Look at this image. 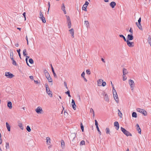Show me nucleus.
Instances as JSON below:
<instances>
[{
  "instance_id": "obj_1",
  "label": "nucleus",
  "mask_w": 151,
  "mask_h": 151,
  "mask_svg": "<svg viewBox=\"0 0 151 151\" xmlns=\"http://www.w3.org/2000/svg\"><path fill=\"white\" fill-rule=\"evenodd\" d=\"M121 130L123 132V133L127 136H132V134L130 133L129 132L126 130V129H125L124 128L122 127H121Z\"/></svg>"
},
{
  "instance_id": "obj_2",
  "label": "nucleus",
  "mask_w": 151,
  "mask_h": 151,
  "mask_svg": "<svg viewBox=\"0 0 151 151\" xmlns=\"http://www.w3.org/2000/svg\"><path fill=\"white\" fill-rule=\"evenodd\" d=\"M45 87L46 88V91L47 93L49 95V96L50 97H52V93L50 90V89L48 88V86L47 84L46 83L45 84Z\"/></svg>"
},
{
  "instance_id": "obj_3",
  "label": "nucleus",
  "mask_w": 151,
  "mask_h": 151,
  "mask_svg": "<svg viewBox=\"0 0 151 151\" xmlns=\"http://www.w3.org/2000/svg\"><path fill=\"white\" fill-rule=\"evenodd\" d=\"M137 111L138 112L142 113L145 116H146L147 115V112L144 109L138 108L137 109Z\"/></svg>"
},
{
  "instance_id": "obj_4",
  "label": "nucleus",
  "mask_w": 151,
  "mask_h": 151,
  "mask_svg": "<svg viewBox=\"0 0 151 151\" xmlns=\"http://www.w3.org/2000/svg\"><path fill=\"white\" fill-rule=\"evenodd\" d=\"M138 22H136V24L140 30H142V28L141 25V18L140 17L138 21Z\"/></svg>"
},
{
  "instance_id": "obj_5",
  "label": "nucleus",
  "mask_w": 151,
  "mask_h": 151,
  "mask_svg": "<svg viewBox=\"0 0 151 151\" xmlns=\"http://www.w3.org/2000/svg\"><path fill=\"white\" fill-rule=\"evenodd\" d=\"M129 83L130 86L131 90L132 91L134 89V83L133 81L130 79L129 81Z\"/></svg>"
},
{
  "instance_id": "obj_6",
  "label": "nucleus",
  "mask_w": 151,
  "mask_h": 151,
  "mask_svg": "<svg viewBox=\"0 0 151 151\" xmlns=\"http://www.w3.org/2000/svg\"><path fill=\"white\" fill-rule=\"evenodd\" d=\"M76 137V134L75 133H72L69 136V138L70 141H73Z\"/></svg>"
},
{
  "instance_id": "obj_7",
  "label": "nucleus",
  "mask_w": 151,
  "mask_h": 151,
  "mask_svg": "<svg viewBox=\"0 0 151 151\" xmlns=\"http://www.w3.org/2000/svg\"><path fill=\"white\" fill-rule=\"evenodd\" d=\"M126 42L127 45L129 47H132L134 46V43L133 42H130L129 40H127Z\"/></svg>"
},
{
  "instance_id": "obj_8",
  "label": "nucleus",
  "mask_w": 151,
  "mask_h": 151,
  "mask_svg": "<svg viewBox=\"0 0 151 151\" xmlns=\"http://www.w3.org/2000/svg\"><path fill=\"white\" fill-rule=\"evenodd\" d=\"M45 76L49 82H52V79L49 73H46Z\"/></svg>"
},
{
  "instance_id": "obj_9",
  "label": "nucleus",
  "mask_w": 151,
  "mask_h": 151,
  "mask_svg": "<svg viewBox=\"0 0 151 151\" xmlns=\"http://www.w3.org/2000/svg\"><path fill=\"white\" fill-rule=\"evenodd\" d=\"M5 76L8 78H11L14 76L13 74L9 72H6L5 73Z\"/></svg>"
},
{
  "instance_id": "obj_10",
  "label": "nucleus",
  "mask_w": 151,
  "mask_h": 151,
  "mask_svg": "<svg viewBox=\"0 0 151 151\" xmlns=\"http://www.w3.org/2000/svg\"><path fill=\"white\" fill-rule=\"evenodd\" d=\"M35 111L37 114H41L43 112V110L41 107L38 106L36 109Z\"/></svg>"
},
{
  "instance_id": "obj_11",
  "label": "nucleus",
  "mask_w": 151,
  "mask_h": 151,
  "mask_svg": "<svg viewBox=\"0 0 151 151\" xmlns=\"http://www.w3.org/2000/svg\"><path fill=\"white\" fill-rule=\"evenodd\" d=\"M113 94L114 99L115 100L116 102L117 103H118L119 100L117 96V95L116 92V93H114V92H113Z\"/></svg>"
},
{
  "instance_id": "obj_12",
  "label": "nucleus",
  "mask_w": 151,
  "mask_h": 151,
  "mask_svg": "<svg viewBox=\"0 0 151 151\" xmlns=\"http://www.w3.org/2000/svg\"><path fill=\"white\" fill-rule=\"evenodd\" d=\"M134 38V37L132 34H128L127 35V40H129V41L132 40Z\"/></svg>"
},
{
  "instance_id": "obj_13",
  "label": "nucleus",
  "mask_w": 151,
  "mask_h": 151,
  "mask_svg": "<svg viewBox=\"0 0 151 151\" xmlns=\"http://www.w3.org/2000/svg\"><path fill=\"white\" fill-rule=\"evenodd\" d=\"M71 105L73 109L75 110L76 109V105L75 104V101L73 99H72Z\"/></svg>"
},
{
  "instance_id": "obj_14",
  "label": "nucleus",
  "mask_w": 151,
  "mask_h": 151,
  "mask_svg": "<svg viewBox=\"0 0 151 151\" xmlns=\"http://www.w3.org/2000/svg\"><path fill=\"white\" fill-rule=\"evenodd\" d=\"M114 125L115 127H116V129L117 130H118L119 128V123L118 122H115L114 123Z\"/></svg>"
},
{
  "instance_id": "obj_15",
  "label": "nucleus",
  "mask_w": 151,
  "mask_h": 151,
  "mask_svg": "<svg viewBox=\"0 0 151 151\" xmlns=\"http://www.w3.org/2000/svg\"><path fill=\"white\" fill-rule=\"evenodd\" d=\"M136 129L138 132V133L140 134H141V129L140 127L138 124L136 125Z\"/></svg>"
},
{
  "instance_id": "obj_16",
  "label": "nucleus",
  "mask_w": 151,
  "mask_h": 151,
  "mask_svg": "<svg viewBox=\"0 0 151 151\" xmlns=\"http://www.w3.org/2000/svg\"><path fill=\"white\" fill-rule=\"evenodd\" d=\"M116 5V3L114 1H112L110 4V6L112 8H114Z\"/></svg>"
},
{
  "instance_id": "obj_17",
  "label": "nucleus",
  "mask_w": 151,
  "mask_h": 151,
  "mask_svg": "<svg viewBox=\"0 0 151 151\" xmlns=\"http://www.w3.org/2000/svg\"><path fill=\"white\" fill-rule=\"evenodd\" d=\"M65 7L64 6V4L63 3L62 4V6L61 7V9L64 12L65 14H66V12L65 9Z\"/></svg>"
},
{
  "instance_id": "obj_18",
  "label": "nucleus",
  "mask_w": 151,
  "mask_h": 151,
  "mask_svg": "<svg viewBox=\"0 0 151 151\" xmlns=\"http://www.w3.org/2000/svg\"><path fill=\"white\" fill-rule=\"evenodd\" d=\"M51 69H52V72L53 73V75L54 76V77H55V78H57V76L56 73H55V72L54 68H53V67L52 66V65L51 64Z\"/></svg>"
},
{
  "instance_id": "obj_19",
  "label": "nucleus",
  "mask_w": 151,
  "mask_h": 151,
  "mask_svg": "<svg viewBox=\"0 0 151 151\" xmlns=\"http://www.w3.org/2000/svg\"><path fill=\"white\" fill-rule=\"evenodd\" d=\"M12 103L10 101L8 102L7 106L10 109H11L12 108Z\"/></svg>"
},
{
  "instance_id": "obj_20",
  "label": "nucleus",
  "mask_w": 151,
  "mask_h": 151,
  "mask_svg": "<svg viewBox=\"0 0 151 151\" xmlns=\"http://www.w3.org/2000/svg\"><path fill=\"white\" fill-rule=\"evenodd\" d=\"M69 31H70V34L72 36V37H74V29H73L72 28L70 29L69 30Z\"/></svg>"
},
{
  "instance_id": "obj_21",
  "label": "nucleus",
  "mask_w": 151,
  "mask_h": 151,
  "mask_svg": "<svg viewBox=\"0 0 151 151\" xmlns=\"http://www.w3.org/2000/svg\"><path fill=\"white\" fill-rule=\"evenodd\" d=\"M6 127L7 129V130L8 131H10V126L9 125V124L7 122H6Z\"/></svg>"
},
{
  "instance_id": "obj_22",
  "label": "nucleus",
  "mask_w": 151,
  "mask_h": 151,
  "mask_svg": "<svg viewBox=\"0 0 151 151\" xmlns=\"http://www.w3.org/2000/svg\"><path fill=\"white\" fill-rule=\"evenodd\" d=\"M104 100L107 102H109V99L108 96L107 94H105V96L104 97Z\"/></svg>"
},
{
  "instance_id": "obj_23",
  "label": "nucleus",
  "mask_w": 151,
  "mask_h": 151,
  "mask_svg": "<svg viewBox=\"0 0 151 151\" xmlns=\"http://www.w3.org/2000/svg\"><path fill=\"white\" fill-rule=\"evenodd\" d=\"M46 140L47 144L49 145L50 143V138L49 137H46Z\"/></svg>"
},
{
  "instance_id": "obj_24",
  "label": "nucleus",
  "mask_w": 151,
  "mask_h": 151,
  "mask_svg": "<svg viewBox=\"0 0 151 151\" xmlns=\"http://www.w3.org/2000/svg\"><path fill=\"white\" fill-rule=\"evenodd\" d=\"M61 146H62V148L63 149L64 148H65V142L63 140H61Z\"/></svg>"
},
{
  "instance_id": "obj_25",
  "label": "nucleus",
  "mask_w": 151,
  "mask_h": 151,
  "mask_svg": "<svg viewBox=\"0 0 151 151\" xmlns=\"http://www.w3.org/2000/svg\"><path fill=\"white\" fill-rule=\"evenodd\" d=\"M65 16L67 18V23H69L70 22H71V21L70 19V17L69 16L66 15Z\"/></svg>"
},
{
  "instance_id": "obj_26",
  "label": "nucleus",
  "mask_w": 151,
  "mask_h": 151,
  "mask_svg": "<svg viewBox=\"0 0 151 151\" xmlns=\"http://www.w3.org/2000/svg\"><path fill=\"white\" fill-rule=\"evenodd\" d=\"M123 72L124 75L128 73V72L127 71V70L124 68H123Z\"/></svg>"
},
{
  "instance_id": "obj_27",
  "label": "nucleus",
  "mask_w": 151,
  "mask_h": 151,
  "mask_svg": "<svg viewBox=\"0 0 151 151\" xmlns=\"http://www.w3.org/2000/svg\"><path fill=\"white\" fill-rule=\"evenodd\" d=\"M132 117L134 118H137V115L136 112H133L132 113Z\"/></svg>"
},
{
  "instance_id": "obj_28",
  "label": "nucleus",
  "mask_w": 151,
  "mask_h": 151,
  "mask_svg": "<svg viewBox=\"0 0 151 151\" xmlns=\"http://www.w3.org/2000/svg\"><path fill=\"white\" fill-rule=\"evenodd\" d=\"M40 18L42 20L43 23H45L46 22L45 19V17H40Z\"/></svg>"
},
{
  "instance_id": "obj_29",
  "label": "nucleus",
  "mask_w": 151,
  "mask_h": 151,
  "mask_svg": "<svg viewBox=\"0 0 151 151\" xmlns=\"http://www.w3.org/2000/svg\"><path fill=\"white\" fill-rule=\"evenodd\" d=\"M118 114L119 116L120 117V118H122V114L120 110L119 109H118Z\"/></svg>"
},
{
  "instance_id": "obj_30",
  "label": "nucleus",
  "mask_w": 151,
  "mask_h": 151,
  "mask_svg": "<svg viewBox=\"0 0 151 151\" xmlns=\"http://www.w3.org/2000/svg\"><path fill=\"white\" fill-rule=\"evenodd\" d=\"M23 55L24 56H26V55H27V50L26 49H24L23 50Z\"/></svg>"
},
{
  "instance_id": "obj_31",
  "label": "nucleus",
  "mask_w": 151,
  "mask_h": 151,
  "mask_svg": "<svg viewBox=\"0 0 151 151\" xmlns=\"http://www.w3.org/2000/svg\"><path fill=\"white\" fill-rule=\"evenodd\" d=\"M10 57L11 60L14 59L13 58V51H12L10 53Z\"/></svg>"
},
{
  "instance_id": "obj_32",
  "label": "nucleus",
  "mask_w": 151,
  "mask_h": 151,
  "mask_svg": "<svg viewBox=\"0 0 151 151\" xmlns=\"http://www.w3.org/2000/svg\"><path fill=\"white\" fill-rule=\"evenodd\" d=\"M119 36L120 37L122 38L125 42H126L127 41V40L123 35H119Z\"/></svg>"
},
{
  "instance_id": "obj_33",
  "label": "nucleus",
  "mask_w": 151,
  "mask_h": 151,
  "mask_svg": "<svg viewBox=\"0 0 151 151\" xmlns=\"http://www.w3.org/2000/svg\"><path fill=\"white\" fill-rule=\"evenodd\" d=\"M87 7V6L85 5H84V4L83 6V7L82 8V9L83 10H84L85 11H87V9L86 8Z\"/></svg>"
},
{
  "instance_id": "obj_34",
  "label": "nucleus",
  "mask_w": 151,
  "mask_h": 151,
  "mask_svg": "<svg viewBox=\"0 0 151 151\" xmlns=\"http://www.w3.org/2000/svg\"><path fill=\"white\" fill-rule=\"evenodd\" d=\"M80 126H81V129L82 131V132H84V127L83 125V124L81 122L80 124Z\"/></svg>"
},
{
  "instance_id": "obj_35",
  "label": "nucleus",
  "mask_w": 151,
  "mask_h": 151,
  "mask_svg": "<svg viewBox=\"0 0 151 151\" xmlns=\"http://www.w3.org/2000/svg\"><path fill=\"white\" fill-rule=\"evenodd\" d=\"M106 134H110V130L108 128H106Z\"/></svg>"
},
{
  "instance_id": "obj_36",
  "label": "nucleus",
  "mask_w": 151,
  "mask_h": 151,
  "mask_svg": "<svg viewBox=\"0 0 151 151\" xmlns=\"http://www.w3.org/2000/svg\"><path fill=\"white\" fill-rule=\"evenodd\" d=\"M12 64L14 65L17 66V64L16 63V62L15 61L14 59L12 60Z\"/></svg>"
},
{
  "instance_id": "obj_37",
  "label": "nucleus",
  "mask_w": 151,
  "mask_h": 151,
  "mask_svg": "<svg viewBox=\"0 0 151 151\" xmlns=\"http://www.w3.org/2000/svg\"><path fill=\"white\" fill-rule=\"evenodd\" d=\"M26 129L29 132H30L31 131V128L29 126H27L26 127Z\"/></svg>"
},
{
  "instance_id": "obj_38",
  "label": "nucleus",
  "mask_w": 151,
  "mask_h": 151,
  "mask_svg": "<svg viewBox=\"0 0 151 151\" xmlns=\"http://www.w3.org/2000/svg\"><path fill=\"white\" fill-rule=\"evenodd\" d=\"M18 126L22 130L23 129L24 127L21 123H19Z\"/></svg>"
},
{
  "instance_id": "obj_39",
  "label": "nucleus",
  "mask_w": 151,
  "mask_h": 151,
  "mask_svg": "<svg viewBox=\"0 0 151 151\" xmlns=\"http://www.w3.org/2000/svg\"><path fill=\"white\" fill-rule=\"evenodd\" d=\"M29 62L31 64H33L34 63L33 60L32 58H30L29 59Z\"/></svg>"
},
{
  "instance_id": "obj_40",
  "label": "nucleus",
  "mask_w": 151,
  "mask_h": 151,
  "mask_svg": "<svg viewBox=\"0 0 151 151\" xmlns=\"http://www.w3.org/2000/svg\"><path fill=\"white\" fill-rule=\"evenodd\" d=\"M96 128L97 129V130L99 132V134H100V135H101V132L99 130V127H96Z\"/></svg>"
},
{
  "instance_id": "obj_41",
  "label": "nucleus",
  "mask_w": 151,
  "mask_h": 151,
  "mask_svg": "<svg viewBox=\"0 0 151 151\" xmlns=\"http://www.w3.org/2000/svg\"><path fill=\"white\" fill-rule=\"evenodd\" d=\"M102 81H103V80L102 79H99L98 80L97 83L98 84H101Z\"/></svg>"
},
{
  "instance_id": "obj_42",
  "label": "nucleus",
  "mask_w": 151,
  "mask_h": 151,
  "mask_svg": "<svg viewBox=\"0 0 151 151\" xmlns=\"http://www.w3.org/2000/svg\"><path fill=\"white\" fill-rule=\"evenodd\" d=\"M86 73L88 75H90L91 74V72L89 69H87L86 70Z\"/></svg>"
},
{
  "instance_id": "obj_43",
  "label": "nucleus",
  "mask_w": 151,
  "mask_h": 151,
  "mask_svg": "<svg viewBox=\"0 0 151 151\" xmlns=\"http://www.w3.org/2000/svg\"><path fill=\"white\" fill-rule=\"evenodd\" d=\"M102 83L101 85H100V86H105L106 85V83L105 82L102 81Z\"/></svg>"
},
{
  "instance_id": "obj_44",
  "label": "nucleus",
  "mask_w": 151,
  "mask_h": 151,
  "mask_svg": "<svg viewBox=\"0 0 151 151\" xmlns=\"http://www.w3.org/2000/svg\"><path fill=\"white\" fill-rule=\"evenodd\" d=\"M95 125H96V127H98V122L96 120H95Z\"/></svg>"
},
{
  "instance_id": "obj_45",
  "label": "nucleus",
  "mask_w": 151,
  "mask_h": 151,
  "mask_svg": "<svg viewBox=\"0 0 151 151\" xmlns=\"http://www.w3.org/2000/svg\"><path fill=\"white\" fill-rule=\"evenodd\" d=\"M68 28L69 29H70L71 27V22L69 23H68Z\"/></svg>"
},
{
  "instance_id": "obj_46",
  "label": "nucleus",
  "mask_w": 151,
  "mask_h": 151,
  "mask_svg": "<svg viewBox=\"0 0 151 151\" xmlns=\"http://www.w3.org/2000/svg\"><path fill=\"white\" fill-rule=\"evenodd\" d=\"M9 144L8 142H6V149L9 148Z\"/></svg>"
},
{
  "instance_id": "obj_47",
  "label": "nucleus",
  "mask_w": 151,
  "mask_h": 151,
  "mask_svg": "<svg viewBox=\"0 0 151 151\" xmlns=\"http://www.w3.org/2000/svg\"><path fill=\"white\" fill-rule=\"evenodd\" d=\"M85 144V142L84 140H82L81 141L80 145H84Z\"/></svg>"
},
{
  "instance_id": "obj_48",
  "label": "nucleus",
  "mask_w": 151,
  "mask_h": 151,
  "mask_svg": "<svg viewBox=\"0 0 151 151\" xmlns=\"http://www.w3.org/2000/svg\"><path fill=\"white\" fill-rule=\"evenodd\" d=\"M77 98L78 99L79 101H81V97H80V96L79 95H78L77 96Z\"/></svg>"
},
{
  "instance_id": "obj_49",
  "label": "nucleus",
  "mask_w": 151,
  "mask_h": 151,
  "mask_svg": "<svg viewBox=\"0 0 151 151\" xmlns=\"http://www.w3.org/2000/svg\"><path fill=\"white\" fill-rule=\"evenodd\" d=\"M64 86H65V88H67V89H68V88L67 86V83H66L65 81L64 83Z\"/></svg>"
},
{
  "instance_id": "obj_50",
  "label": "nucleus",
  "mask_w": 151,
  "mask_h": 151,
  "mask_svg": "<svg viewBox=\"0 0 151 151\" xmlns=\"http://www.w3.org/2000/svg\"><path fill=\"white\" fill-rule=\"evenodd\" d=\"M89 4V3L87 1H86L85 3L84 4V5L87 6Z\"/></svg>"
},
{
  "instance_id": "obj_51",
  "label": "nucleus",
  "mask_w": 151,
  "mask_h": 151,
  "mask_svg": "<svg viewBox=\"0 0 151 151\" xmlns=\"http://www.w3.org/2000/svg\"><path fill=\"white\" fill-rule=\"evenodd\" d=\"M85 73L84 72H83L81 74V76L83 77H84L85 76Z\"/></svg>"
},
{
  "instance_id": "obj_52",
  "label": "nucleus",
  "mask_w": 151,
  "mask_h": 151,
  "mask_svg": "<svg viewBox=\"0 0 151 151\" xmlns=\"http://www.w3.org/2000/svg\"><path fill=\"white\" fill-rule=\"evenodd\" d=\"M129 32L131 33V34H132L133 30H132V28H130V29L129 30Z\"/></svg>"
},
{
  "instance_id": "obj_53",
  "label": "nucleus",
  "mask_w": 151,
  "mask_h": 151,
  "mask_svg": "<svg viewBox=\"0 0 151 151\" xmlns=\"http://www.w3.org/2000/svg\"><path fill=\"white\" fill-rule=\"evenodd\" d=\"M23 15L24 16V17L25 20L26 19V13L24 12L23 14Z\"/></svg>"
},
{
  "instance_id": "obj_54",
  "label": "nucleus",
  "mask_w": 151,
  "mask_h": 151,
  "mask_svg": "<svg viewBox=\"0 0 151 151\" xmlns=\"http://www.w3.org/2000/svg\"><path fill=\"white\" fill-rule=\"evenodd\" d=\"M84 24L86 25L88 24V21H85L84 22Z\"/></svg>"
},
{
  "instance_id": "obj_55",
  "label": "nucleus",
  "mask_w": 151,
  "mask_h": 151,
  "mask_svg": "<svg viewBox=\"0 0 151 151\" xmlns=\"http://www.w3.org/2000/svg\"><path fill=\"white\" fill-rule=\"evenodd\" d=\"M90 112L91 113H94V111L92 108H91L90 109Z\"/></svg>"
},
{
  "instance_id": "obj_56",
  "label": "nucleus",
  "mask_w": 151,
  "mask_h": 151,
  "mask_svg": "<svg viewBox=\"0 0 151 151\" xmlns=\"http://www.w3.org/2000/svg\"><path fill=\"white\" fill-rule=\"evenodd\" d=\"M29 78L31 80H33L34 79L33 76H29Z\"/></svg>"
},
{
  "instance_id": "obj_57",
  "label": "nucleus",
  "mask_w": 151,
  "mask_h": 151,
  "mask_svg": "<svg viewBox=\"0 0 151 151\" xmlns=\"http://www.w3.org/2000/svg\"><path fill=\"white\" fill-rule=\"evenodd\" d=\"M123 80L125 81L127 79V78H125V75H123Z\"/></svg>"
},
{
  "instance_id": "obj_58",
  "label": "nucleus",
  "mask_w": 151,
  "mask_h": 151,
  "mask_svg": "<svg viewBox=\"0 0 151 151\" xmlns=\"http://www.w3.org/2000/svg\"><path fill=\"white\" fill-rule=\"evenodd\" d=\"M48 11H49L50 10V3L49 2L48 3Z\"/></svg>"
},
{
  "instance_id": "obj_59",
  "label": "nucleus",
  "mask_w": 151,
  "mask_h": 151,
  "mask_svg": "<svg viewBox=\"0 0 151 151\" xmlns=\"http://www.w3.org/2000/svg\"><path fill=\"white\" fill-rule=\"evenodd\" d=\"M64 114L65 115H68V113H67L65 110L64 112Z\"/></svg>"
},
{
  "instance_id": "obj_60",
  "label": "nucleus",
  "mask_w": 151,
  "mask_h": 151,
  "mask_svg": "<svg viewBox=\"0 0 151 151\" xmlns=\"http://www.w3.org/2000/svg\"><path fill=\"white\" fill-rule=\"evenodd\" d=\"M65 93L67 94V95H68V94H69V93H70V91L69 90H68V91H67L66 92H65Z\"/></svg>"
},
{
  "instance_id": "obj_61",
  "label": "nucleus",
  "mask_w": 151,
  "mask_h": 151,
  "mask_svg": "<svg viewBox=\"0 0 151 151\" xmlns=\"http://www.w3.org/2000/svg\"><path fill=\"white\" fill-rule=\"evenodd\" d=\"M40 17H43V15L42 13V12H40Z\"/></svg>"
},
{
  "instance_id": "obj_62",
  "label": "nucleus",
  "mask_w": 151,
  "mask_h": 151,
  "mask_svg": "<svg viewBox=\"0 0 151 151\" xmlns=\"http://www.w3.org/2000/svg\"><path fill=\"white\" fill-rule=\"evenodd\" d=\"M44 72L45 73V75L46 73H48L47 72V71L45 69L44 70Z\"/></svg>"
},
{
  "instance_id": "obj_63",
  "label": "nucleus",
  "mask_w": 151,
  "mask_h": 151,
  "mask_svg": "<svg viewBox=\"0 0 151 151\" xmlns=\"http://www.w3.org/2000/svg\"><path fill=\"white\" fill-rule=\"evenodd\" d=\"M20 49H19V50H17V52L18 53V54L19 53H20Z\"/></svg>"
},
{
  "instance_id": "obj_64",
  "label": "nucleus",
  "mask_w": 151,
  "mask_h": 151,
  "mask_svg": "<svg viewBox=\"0 0 151 151\" xmlns=\"http://www.w3.org/2000/svg\"><path fill=\"white\" fill-rule=\"evenodd\" d=\"M101 60L103 62H104V63L105 62V61L104 60L103 58H101Z\"/></svg>"
}]
</instances>
